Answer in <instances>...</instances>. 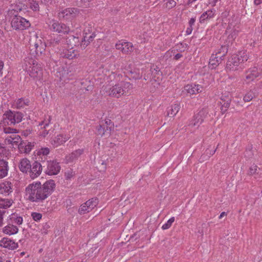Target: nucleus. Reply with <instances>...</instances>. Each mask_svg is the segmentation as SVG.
<instances>
[{
    "instance_id": "obj_42",
    "label": "nucleus",
    "mask_w": 262,
    "mask_h": 262,
    "mask_svg": "<svg viewBox=\"0 0 262 262\" xmlns=\"http://www.w3.org/2000/svg\"><path fill=\"white\" fill-rule=\"evenodd\" d=\"M177 2L175 0H165V7L168 9H170L176 6Z\"/></svg>"
},
{
    "instance_id": "obj_25",
    "label": "nucleus",
    "mask_w": 262,
    "mask_h": 262,
    "mask_svg": "<svg viewBox=\"0 0 262 262\" xmlns=\"http://www.w3.org/2000/svg\"><path fill=\"white\" fill-rule=\"evenodd\" d=\"M180 47H182L183 48H186V44H183L182 43H180L178 44L176 46V50H178V48L179 49ZM167 56H170L171 57H173V59L174 60H179L181 57H182V55L181 53H176V49H172L171 50H169L166 53Z\"/></svg>"
},
{
    "instance_id": "obj_10",
    "label": "nucleus",
    "mask_w": 262,
    "mask_h": 262,
    "mask_svg": "<svg viewBox=\"0 0 262 262\" xmlns=\"http://www.w3.org/2000/svg\"><path fill=\"white\" fill-rule=\"evenodd\" d=\"M248 57L246 52L241 51L238 54H234L231 56L228 61V66H237V64H242L245 61H247Z\"/></svg>"
},
{
    "instance_id": "obj_6",
    "label": "nucleus",
    "mask_w": 262,
    "mask_h": 262,
    "mask_svg": "<svg viewBox=\"0 0 262 262\" xmlns=\"http://www.w3.org/2000/svg\"><path fill=\"white\" fill-rule=\"evenodd\" d=\"M227 47L224 46H222L215 53H212L209 59V66H219L222 64L223 58L227 53Z\"/></svg>"
},
{
    "instance_id": "obj_39",
    "label": "nucleus",
    "mask_w": 262,
    "mask_h": 262,
    "mask_svg": "<svg viewBox=\"0 0 262 262\" xmlns=\"http://www.w3.org/2000/svg\"><path fill=\"white\" fill-rule=\"evenodd\" d=\"M255 96V92L253 91L250 90L245 95L243 99L245 102H249Z\"/></svg>"
},
{
    "instance_id": "obj_14",
    "label": "nucleus",
    "mask_w": 262,
    "mask_h": 262,
    "mask_svg": "<svg viewBox=\"0 0 262 262\" xmlns=\"http://www.w3.org/2000/svg\"><path fill=\"white\" fill-rule=\"evenodd\" d=\"M0 247L13 250L18 247V243L8 237H3L0 240Z\"/></svg>"
},
{
    "instance_id": "obj_7",
    "label": "nucleus",
    "mask_w": 262,
    "mask_h": 262,
    "mask_svg": "<svg viewBox=\"0 0 262 262\" xmlns=\"http://www.w3.org/2000/svg\"><path fill=\"white\" fill-rule=\"evenodd\" d=\"M207 112L206 110H201L194 115L193 118L190 121L188 126L191 130L196 129L204 121Z\"/></svg>"
},
{
    "instance_id": "obj_24",
    "label": "nucleus",
    "mask_w": 262,
    "mask_h": 262,
    "mask_svg": "<svg viewBox=\"0 0 262 262\" xmlns=\"http://www.w3.org/2000/svg\"><path fill=\"white\" fill-rule=\"evenodd\" d=\"M215 15V10L214 9L207 10L201 14L199 18V21L201 24L204 23L206 21L213 18Z\"/></svg>"
},
{
    "instance_id": "obj_63",
    "label": "nucleus",
    "mask_w": 262,
    "mask_h": 262,
    "mask_svg": "<svg viewBox=\"0 0 262 262\" xmlns=\"http://www.w3.org/2000/svg\"><path fill=\"white\" fill-rule=\"evenodd\" d=\"M9 13L13 14V10L10 11Z\"/></svg>"
},
{
    "instance_id": "obj_21",
    "label": "nucleus",
    "mask_w": 262,
    "mask_h": 262,
    "mask_svg": "<svg viewBox=\"0 0 262 262\" xmlns=\"http://www.w3.org/2000/svg\"><path fill=\"white\" fill-rule=\"evenodd\" d=\"M83 149H78L73 151L70 154L67 155L65 158L66 163H71L76 161L80 156L83 154Z\"/></svg>"
},
{
    "instance_id": "obj_51",
    "label": "nucleus",
    "mask_w": 262,
    "mask_h": 262,
    "mask_svg": "<svg viewBox=\"0 0 262 262\" xmlns=\"http://www.w3.org/2000/svg\"><path fill=\"white\" fill-rule=\"evenodd\" d=\"M6 213L4 210H0V227L3 225V216Z\"/></svg>"
},
{
    "instance_id": "obj_46",
    "label": "nucleus",
    "mask_w": 262,
    "mask_h": 262,
    "mask_svg": "<svg viewBox=\"0 0 262 262\" xmlns=\"http://www.w3.org/2000/svg\"><path fill=\"white\" fill-rule=\"evenodd\" d=\"M34 146V143H28V144L25 146L24 152L27 154L29 153L32 150Z\"/></svg>"
},
{
    "instance_id": "obj_33",
    "label": "nucleus",
    "mask_w": 262,
    "mask_h": 262,
    "mask_svg": "<svg viewBox=\"0 0 262 262\" xmlns=\"http://www.w3.org/2000/svg\"><path fill=\"white\" fill-rule=\"evenodd\" d=\"M35 51L37 56H41L45 51L46 45L40 41L34 44Z\"/></svg>"
},
{
    "instance_id": "obj_57",
    "label": "nucleus",
    "mask_w": 262,
    "mask_h": 262,
    "mask_svg": "<svg viewBox=\"0 0 262 262\" xmlns=\"http://www.w3.org/2000/svg\"><path fill=\"white\" fill-rule=\"evenodd\" d=\"M32 2H38L40 4L42 3V0H32Z\"/></svg>"
},
{
    "instance_id": "obj_31",
    "label": "nucleus",
    "mask_w": 262,
    "mask_h": 262,
    "mask_svg": "<svg viewBox=\"0 0 262 262\" xmlns=\"http://www.w3.org/2000/svg\"><path fill=\"white\" fill-rule=\"evenodd\" d=\"M14 203L11 199L0 198V209H7L11 207Z\"/></svg>"
},
{
    "instance_id": "obj_19",
    "label": "nucleus",
    "mask_w": 262,
    "mask_h": 262,
    "mask_svg": "<svg viewBox=\"0 0 262 262\" xmlns=\"http://www.w3.org/2000/svg\"><path fill=\"white\" fill-rule=\"evenodd\" d=\"M70 138L69 135L60 134L57 135L51 141V144L55 147L63 144Z\"/></svg>"
},
{
    "instance_id": "obj_37",
    "label": "nucleus",
    "mask_w": 262,
    "mask_h": 262,
    "mask_svg": "<svg viewBox=\"0 0 262 262\" xmlns=\"http://www.w3.org/2000/svg\"><path fill=\"white\" fill-rule=\"evenodd\" d=\"M227 96L225 97L223 95L222 96L221 99L223 101V103L222 104V107H225V108H228L230 106V104L231 102V97L230 96V94L229 93H227Z\"/></svg>"
},
{
    "instance_id": "obj_50",
    "label": "nucleus",
    "mask_w": 262,
    "mask_h": 262,
    "mask_svg": "<svg viewBox=\"0 0 262 262\" xmlns=\"http://www.w3.org/2000/svg\"><path fill=\"white\" fill-rule=\"evenodd\" d=\"M97 132L98 134L101 135V136H103L105 133L104 128V127H102L101 125H99Z\"/></svg>"
},
{
    "instance_id": "obj_55",
    "label": "nucleus",
    "mask_w": 262,
    "mask_h": 262,
    "mask_svg": "<svg viewBox=\"0 0 262 262\" xmlns=\"http://www.w3.org/2000/svg\"><path fill=\"white\" fill-rule=\"evenodd\" d=\"M226 215V213L225 212H223L221 213V214L219 216V219H221L222 217H223L224 216Z\"/></svg>"
},
{
    "instance_id": "obj_11",
    "label": "nucleus",
    "mask_w": 262,
    "mask_h": 262,
    "mask_svg": "<svg viewBox=\"0 0 262 262\" xmlns=\"http://www.w3.org/2000/svg\"><path fill=\"white\" fill-rule=\"evenodd\" d=\"M50 29L54 32L61 34H68L70 31L69 26L57 20H53L51 22Z\"/></svg>"
},
{
    "instance_id": "obj_61",
    "label": "nucleus",
    "mask_w": 262,
    "mask_h": 262,
    "mask_svg": "<svg viewBox=\"0 0 262 262\" xmlns=\"http://www.w3.org/2000/svg\"><path fill=\"white\" fill-rule=\"evenodd\" d=\"M3 67H0V74H2V70Z\"/></svg>"
},
{
    "instance_id": "obj_48",
    "label": "nucleus",
    "mask_w": 262,
    "mask_h": 262,
    "mask_svg": "<svg viewBox=\"0 0 262 262\" xmlns=\"http://www.w3.org/2000/svg\"><path fill=\"white\" fill-rule=\"evenodd\" d=\"M258 170L257 166L256 165L253 164L251 166L249 169V173L250 175H253L257 172Z\"/></svg>"
},
{
    "instance_id": "obj_60",
    "label": "nucleus",
    "mask_w": 262,
    "mask_h": 262,
    "mask_svg": "<svg viewBox=\"0 0 262 262\" xmlns=\"http://www.w3.org/2000/svg\"><path fill=\"white\" fill-rule=\"evenodd\" d=\"M87 46V45H86L85 46H82V44H81V47L82 48H83V49H84V48L85 47V46Z\"/></svg>"
},
{
    "instance_id": "obj_43",
    "label": "nucleus",
    "mask_w": 262,
    "mask_h": 262,
    "mask_svg": "<svg viewBox=\"0 0 262 262\" xmlns=\"http://www.w3.org/2000/svg\"><path fill=\"white\" fill-rule=\"evenodd\" d=\"M174 217H171L170 219H169L167 221L166 223H165V224H164L162 225V229L163 230H166V229H169L171 227V226L172 225V224L174 222Z\"/></svg>"
},
{
    "instance_id": "obj_2",
    "label": "nucleus",
    "mask_w": 262,
    "mask_h": 262,
    "mask_svg": "<svg viewBox=\"0 0 262 262\" xmlns=\"http://www.w3.org/2000/svg\"><path fill=\"white\" fill-rule=\"evenodd\" d=\"M133 89L132 84L128 82H122L112 86L106 92L111 97L120 98L122 96L129 95Z\"/></svg>"
},
{
    "instance_id": "obj_53",
    "label": "nucleus",
    "mask_w": 262,
    "mask_h": 262,
    "mask_svg": "<svg viewBox=\"0 0 262 262\" xmlns=\"http://www.w3.org/2000/svg\"><path fill=\"white\" fill-rule=\"evenodd\" d=\"M195 21V18H191L189 21V26H193Z\"/></svg>"
},
{
    "instance_id": "obj_56",
    "label": "nucleus",
    "mask_w": 262,
    "mask_h": 262,
    "mask_svg": "<svg viewBox=\"0 0 262 262\" xmlns=\"http://www.w3.org/2000/svg\"><path fill=\"white\" fill-rule=\"evenodd\" d=\"M32 71H36V72L37 73V70H38V68L37 67H35V66H33L32 67Z\"/></svg>"
},
{
    "instance_id": "obj_26",
    "label": "nucleus",
    "mask_w": 262,
    "mask_h": 262,
    "mask_svg": "<svg viewBox=\"0 0 262 262\" xmlns=\"http://www.w3.org/2000/svg\"><path fill=\"white\" fill-rule=\"evenodd\" d=\"M31 165L30 161L28 159L23 158L19 162V168L24 173L29 172Z\"/></svg>"
},
{
    "instance_id": "obj_62",
    "label": "nucleus",
    "mask_w": 262,
    "mask_h": 262,
    "mask_svg": "<svg viewBox=\"0 0 262 262\" xmlns=\"http://www.w3.org/2000/svg\"><path fill=\"white\" fill-rule=\"evenodd\" d=\"M0 66H4V63L2 61H0Z\"/></svg>"
},
{
    "instance_id": "obj_40",
    "label": "nucleus",
    "mask_w": 262,
    "mask_h": 262,
    "mask_svg": "<svg viewBox=\"0 0 262 262\" xmlns=\"http://www.w3.org/2000/svg\"><path fill=\"white\" fill-rule=\"evenodd\" d=\"M60 39L61 37L60 36L51 37L48 40V42L50 44V45L55 46L58 44Z\"/></svg>"
},
{
    "instance_id": "obj_28",
    "label": "nucleus",
    "mask_w": 262,
    "mask_h": 262,
    "mask_svg": "<svg viewBox=\"0 0 262 262\" xmlns=\"http://www.w3.org/2000/svg\"><path fill=\"white\" fill-rule=\"evenodd\" d=\"M49 120H45L39 123V126H40V136L45 137L49 134L50 131V129H49Z\"/></svg>"
},
{
    "instance_id": "obj_52",
    "label": "nucleus",
    "mask_w": 262,
    "mask_h": 262,
    "mask_svg": "<svg viewBox=\"0 0 262 262\" xmlns=\"http://www.w3.org/2000/svg\"><path fill=\"white\" fill-rule=\"evenodd\" d=\"M193 30V28L192 26H189L186 29V33L187 35H189L192 33Z\"/></svg>"
},
{
    "instance_id": "obj_47",
    "label": "nucleus",
    "mask_w": 262,
    "mask_h": 262,
    "mask_svg": "<svg viewBox=\"0 0 262 262\" xmlns=\"http://www.w3.org/2000/svg\"><path fill=\"white\" fill-rule=\"evenodd\" d=\"M31 216L35 221L37 222L40 221V219H41L42 214L40 213L32 212L31 214Z\"/></svg>"
},
{
    "instance_id": "obj_45",
    "label": "nucleus",
    "mask_w": 262,
    "mask_h": 262,
    "mask_svg": "<svg viewBox=\"0 0 262 262\" xmlns=\"http://www.w3.org/2000/svg\"><path fill=\"white\" fill-rule=\"evenodd\" d=\"M40 3L36 2H31L30 3V8L33 11H38L39 8V4Z\"/></svg>"
},
{
    "instance_id": "obj_9",
    "label": "nucleus",
    "mask_w": 262,
    "mask_h": 262,
    "mask_svg": "<svg viewBox=\"0 0 262 262\" xmlns=\"http://www.w3.org/2000/svg\"><path fill=\"white\" fill-rule=\"evenodd\" d=\"M83 37L82 42L88 41L90 42L95 37V34L94 32V26L91 23H86L84 25Z\"/></svg>"
},
{
    "instance_id": "obj_3",
    "label": "nucleus",
    "mask_w": 262,
    "mask_h": 262,
    "mask_svg": "<svg viewBox=\"0 0 262 262\" xmlns=\"http://www.w3.org/2000/svg\"><path fill=\"white\" fill-rule=\"evenodd\" d=\"M23 118L21 113L9 110L3 114L2 123L5 125H14L20 122Z\"/></svg>"
},
{
    "instance_id": "obj_32",
    "label": "nucleus",
    "mask_w": 262,
    "mask_h": 262,
    "mask_svg": "<svg viewBox=\"0 0 262 262\" xmlns=\"http://www.w3.org/2000/svg\"><path fill=\"white\" fill-rule=\"evenodd\" d=\"M30 101L28 99L19 98L15 101L13 105L16 108H21L28 105Z\"/></svg>"
},
{
    "instance_id": "obj_35",
    "label": "nucleus",
    "mask_w": 262,
    "mask_h": 262,
    "mask_svg": "<svg viewBox=\"0 0 262 262\" xmlns=\"http://www.w3.org/2000/svg\"><path fill=\"white\" fill-rule=\"evenodd\" d=\"M9 218L12 223L17 225H21L23 221V217L16 213H12Z\"/></svg>"
},
{
    "instance_id": "obj_22",
    "label": "nucleus",
    "mask_w": 262,
    "mask_h": 262,
    "mask_svg": "<svg viewBox=\"0 0 262 262\" xmlns=\"http://www.w3.org/2000/svg\"><path fill=\"white\" fill-rule=\"evenodd\" d=\"M70 68V67L68 66L61 67L58 69L59 74L57 75V76H59L61 80L66 81L67 80L71 79L70 76L72 75V74H69V72H71Z\"/></svg>"
},
{
    "instance_id": "obj_15",
    "label": "nucleus",
    "mask_w": 262,
    "mask_h": 262,
    "mask_svg": "<svg viewBox=\"0 0 262 262\" xmlns=\"http://www.w3.org/2000/svg\"><path fill=\"white\" fill-rule=\"evenodd\" d=\"M77 9L74 8H69L61 11L58 13L59 18L70 19L76 17L77 13Z\"/></svg>"
},
{
    "instance_id": "obj_36",
    "label": "nucleus",
    "mask_w": 262,
    "mask_h": 262,
    "mask_svg": "<svg viewBox=\"0 0 262 262\" xmlns=\"http://www.w3.org/2000/svg\"><path fill=\"white\" fill-rule=\"evenodd\" d=\"M250 73L246 76V78L247 79H251V80H253L254 78L259 76V74L257 72V68L256 67H253V68L250 69Z\"/></svg>"
},
{
    "instance_id": "obj_16",
    "label": "nucleus",
    "mask_w": 262,
    "mask_h": 262,
    "mask_svg": "<svg viewBox=\"0 0 262 262\" xmlns=\"http://www.w3.org/2000/svg\"><path fill=\"white\" fill-rule=\"evenodd\" d=\"M13 191V185L8 181H5L0 183V194L8 196Z\"/></svg>"
},
{
    "instance_id": "obj_13",
    "label": "nucleus",
    "mask_w": 262,
    "mask_h": 262,
    "mask_svg": "<svg viewBox=\"0 0 262 262\" xmlns=\"http://www.w3.org/2000/svg\"><path fill=\"white\" fill-rule=\"evenodd\" d=\"M116 49L124 54H129L133 51L134 47L132 43L124 40H119L115 45Z\"/></svg>"
},
{
    "instance_id": "obj_54",
    "label": "nucleus",
    "mask_w": 262,
    "mask_h": 262,
    "mask_svg": "<svg viewBox=\"0 0 262 262\" xmlns=\"http://www.w3.org/2000/svg\"><path fill=\"white\" fill-rule=\"evenodd\" d=\"M254 4L255 5H259L262 4V0H254Z\"/></svg>"
},
{
    "instance_id": "obj_8",
    "label": "nucleus",
    "mask_w": 262,
    "mask_h": 262,
    "mask_svg": "<svg viewBox=\"0 0 262 262\" xmlns=\"http://www.w3.org/2000/svg\"><path fill=\"white\" fill-rule=\"evenodd\" d=\"M98 203V200L96 198H92L81 205L79 209L78 212L80 214H84L91 211Z\"/></svg>"
},
{
    "instance_id": "obj_29",
    "label": "nucleus",
    "mask_w": 262,
    "mask_h": 262,
    "mask_svg": "<svg viewBox=\"0 0 262 262\" xmlns=\"http://www.w3.org/2000/svg\"><path fill=\"white\" fill-rule=\"evenodd\" d=\"M8 170V162L4 160H0V179L7 176Z\"/></svg>"
},
{
    "instance_id": "obj_49",
    "label": "nucleus",
    "mask_w": 262,
    "mask_h": 262,
    "mask_svg": "<svg viewBox=\"0 0 262 262\" xmlns=\"http://www.w3.org/2000/svg\"><path fill=\"white\" fill-rule=\"evenodd\" d=\"M7 151L3 144L0 143V157L7 154Z\"/></svg>"
},
{
    "instance_id": "obj_18",
    "label": "nucleus",
    "mask_w": 262,
    "mask_h": 262,
    "mask_svg": "<svg viewBox=\"0 0 262 262\" xmlns=\"http://www.w3.org/2000/svg\"><path fill=\"white\" fill-rule=\"evenodd\" d=\"M237 28V27L232 26L231 24L228 26L226 31V34L227 35L229 42L232 43L236 38L238 33Z\"/></svg>"
},
{
    "instance_id": "obj_41",
    "label": "nucleus",
    "mask_w": 262,
    "mask_h": 262,
    "mask_svg": "<svg viewBox=\"0 0 262 262\" xmlns=\"http://www.w3.org/2000/svg\"><path fill=\"white\" fill-rule=\"evenodd\" d=\"M75 172L71 169H67L64 172L65 179L67 180H71L75 176Z\"/></svg>"
},
{
    "instance_id": "obj_17",
    "label": "nucleus",
    "mask_w": 262,
    "mask_h": 262,
    "mask_svg": "<svg viewBox=\"0 0 262 262\" xmlns=\"http://www.w3.org/2000/svg\"><path fill=\"white\" fill-rule=\"evenodd\" d=\"M42 170L41 164L37 161L34 162L31 165V168L29 170V174L32 179H35L38 177L41 173Z\"/></svg>"
},
{
    "instance_id": "obj_30",
    "label": "nucleus",
    "mask_w": 262,
    "mask_h": 262,
    "mask_svg": "<svg viewBox=\"0 0 262 262\" xmlns=\"http://www.w3.org/2000/svg\"><path fill=\"white\" fill-rule=\"evenodd\" d=\"M180 109V104L178 102L176 103L167 108V115L170 117H173L178 113Z\"/></svg>"
},
{
    "instance_id": "obj_59",
    "label": "nucleus",
    "mask_w": 262,
    "mask_h": 262,
    "mask_svg": "<svg viewBox=\"0 0 262 262\" xmlns=\"http://www.w3.org/2000/svg\"><path fill=\"white\" fill-rule=\"evenodd\" d=\"M30 75H31V76H32V77L36 76V75H35V74L33 73V72H32L31 73Z\"/></svg>"
},
{
    "instance_id": "obj_20",
    "label": "nucleus",
    "mask_w": 262,
    "mask_h": 262,
    "mask_svg": "<svg viewBox=\"0 0 262 262\" xmlns=\"http://www.w3.org/2000/svg\"><path fill=\"white\" fill-rule=\"evenodd\" d=\"M21 138L20 136L17 134H13L5 137V143L11 145V146L14 147L17 146L20 142Z\"/></svg>"
},
{
    "instance_id": "obj_38",
    "label": "nucleus",
    "mask_w": 262,
    "mask_h": 262,
    "mask_svg": "<svg viewBox=\"0 0 262 262\" xmlns=\"http://www.w3.org/2000/svg\"><path fill=\"white\" fill-rule=\"evenodd\" d=\"M3 132L6 136L13 134H16L18 131L16 129L9 126H6L3 128Z\"/></svg>"
},
{
    "instance_id": "obj_1",
    "label": "nucleus",
    "mask_w": 262,
    "mask_h": 262,
    "mask_svg": "<svg viewBox=\"0 0 262 262\" xmlns=\"http://www.w3.org/2000/svg\"><path fill=\"white\" fill-rule=\"evenodd\" d=\"M55 187L53 180H47L42 184L40 181H34L26 187V196L31 202L43 203L54 192Z\"/></svg>"
},
{
    "instance_id": "obj_23",
    "label": "nucleus",
    "mask_w": 262,
    "mask_h": 262,
    "mask_svg": "<svg viewBox=\"0 0 262 262\" xmlns=\"http://www.w3.org/2000/svg\"><path fill=\"white\" fill-rule=\"evenodd\" d=\"M203 87L199 84H187L184 87V90L190 95L195 94L202 92Z\"/></svg>"
},
{
    "instance_id": "obj_27",
    "label": "nucleus",
    "mask_w": 262,
    "mask_h": 262,
    "mask_svg": "<svg viewBox=\"0 0 262 262\" xmlns=\"http://www.w3.org/2000/svg\"><path fill=\"white\" fill-rule=\"evenodd\" d=\"M18 231L17 226L9 224L2 229V232L7 235H12L16 234Z\"/></svg>"
},
{
    "instance_id": "obj_44",
    "label": "nucleus",
    "mask_w": 262,
    "mask_h": 262,
    "mask_svg": "<svg viewBox=\"0 0 262 262\" xmlns=\"http://www.w3.org/2000/svg\"><path fill=\"white\" fill-rule=\"evenodd\" d=\"M50 152L49 148L47 147L41 148L37 152L38 155L47 156Z\"/></svg>"
},
{
    "instance_id": "obj_34",
    "label": "nucleus",
    "mask_w": 262,
    "mask_h": 262,
    "mask_svg": "<svg viewBox=\"0 0 262 262\" xmlns=\"http://www.w3.org/2000/svg\"><path fill=\"white\" fill-rule=\"evenodd\" d=\"M160 79L158 78L157 79H156L155 78H152L149 84V90L151 92H155L158 89H159L160 87Z\"/></svg>"
},
{
    "instance_id": "obj_4",
    "label": "nucleus",
    "mask_w": 262,
    "mask_h": 262,
    "mask_svg": "<svg viewBox=\"0 0 262 262\" xmlns=\"http://www.w3.org/2000/svg\"><path fill=\"white\" fill-rule=\"evenodd\" d=\"M66 42L69 45L68 47L70 48L63 51V56L67 58L72 59L78 54L77 51L74 49L73 46L78 44L79 39L78 37L70 36L66 39Z\"/></svg>"
},
{
    "instance_id": "obj_58",
    "label": "nucleus",
    "mask_w": 262,
    "mask_h": 262,
    "mask_svg": "<svg viewBox=\"0 0 262 262\" xmlns=\"http://www.w3.org/2000/svg\"><path fill=\"white\" fill-rule=\"evenodd\" d=\"M111 123V121L110 120H108L105 121V123L107 124H110Z\"/></svg>"
},
{
    "instance_id": "obj_5",
    "label": "nucleus",
    "mask_w": 262,
    "mask_h": 262,
    "mask_svg": "<svg viewBox=\"0 0 262 262\" xmlns=\"http://www.w3.org/2000/svg\"><path fill=\"white\" fill-rule=\"evenodd\" d=\"M12 28L15 30H24L28 29L31 24L29 20L17 15H14L11 20Z\"/></svg>"
},
{
    "instance_id": "obj_12",
    "label": "nucleus",
    "mask_w": 262,
    "mask_h": 262,
    "mask_svg": "<svg viewBox=\"0 0 262 262\" xmlns=\"http://www.w3.org/2000/svg\"><path fill=\"white\" fill-rule=\"evenodd\" d=\"M61 167L56 161H49L47 162V167L45 172L49 176L57 174L60 171Z\"/></svg>"
}]
</instances>
